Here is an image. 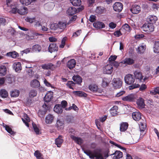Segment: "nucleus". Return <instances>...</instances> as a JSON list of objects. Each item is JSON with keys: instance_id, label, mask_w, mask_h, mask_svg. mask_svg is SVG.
I'll return each mask as SVG.
<instances>
[{"instance_id": "2f4dec72", "label": "nucleus", "mask_w": 159, "mask_h": 159, "mask_svg": "<svg viewBox=\"0 0 159 159\" xmlns=\"http://www.w3.org/2000/svg\"><path fill=\"white\" fill-rule=\"evenodd\" d=\"M39 82L37 80H33L30 82L31 86L33 88H38L40 86Z\"/></svg>"}, {"instance_id": "5701e85b", "label": "nucleus", "mask_w": 159, "mask_h": 159, "mask_svg": "<svg viewBox=\"0 0 159 159\" xmlns=\"http://www.w3.org/2000/svg\"><path fill=\"white\" fill-rule=\"evenodd\" d=\"M148 21L150 22L152 24L156 23L157 20V16L154 15H149L147 18Z\"/></svg>"}, {"instance_id": "dca6fc26", "label": "nucleus", "mask_w": 159, "mask_h": 159, "mask_svg": "<svg viewBox=\"0 0 159 159\" xmlns=\"http://www.w3.org/2000/svg\"><path fill=\"white\" fill-rule=\"evenodd\" d=\"M53 93L52 91H49L46 94L44 98L45 102H49L52 99L53 96Z\"/></svg>"}, {"instance_id": "13d9d810", "label": "nucleus", "mask_w": 159, "mask_h": 159, "mask_svg": "<svg viewBox=\"0 0 159 159\" xmlns=\"http://www.w3.org/2000/svg\"><path fill=\"white\" fill-rule=\"evenodd\" d=\"M44 83L45 84L46 86L48 87H51L52 88L55 89V87L52 85L50 83L48 82L47 80L45 79L44 80Z\"/></svg>"}, {"instance_id": "69168bd1", "label": "nucleus", "mask_w": 159, "mask_h": 159, "mask_svg": "<svg viewBox=\"0 0 159 159\" xmlns=\"http://www.w3.org/2000/svg\"><path fill=\"white\" fill-rule=\"evenodd\" d=\"M6 2L7 6L11 7L12 5H13L12 2L11 0H6Z\"/></svg>"}, {"instance_id": "9d476101", "label": "nucleus", "mask_w": 159, "mask_h": 159, "mask_svg": "<svg viewBox=\"0 0 159 159\" xmlns=\"http://www.w3.org/2000/svg\"><path fill=\"white\" fill-rule=\"evenodd\" d=\"M89 89L93 92H98L102 93V90L98 89V86L94 84H92L90 85L89 87Z\"/></svg>"}, {"instance_id": "bb28decb", "label": "nucleus", "mask_w": 159, "mask_h": 159, "mask_svg": "<svg viewBox=\"0 0 159 159\" xmlns=\"http://www.w3.org/2000/svg\"><path fill=\"white\" fill-rule=\"evenodd\" d=\"M63 109V108H62L61 105L57 104L54 108V111L55 112L57 113H60L62 112Z\"/></svg>"}, {"instance_id": "052dcab7", "label": "nucleus", "mask_w": 159, "mask_h": 159, "mask_svg": "<svg viewBox=\"0 0 159 159\" xmlns=\"http://www.w3.org/2000/svg\"><path fill=\"white\" fill-rule=\"evenodd\" d=\"M150 93L152 94H155L156 93L159 94V87L155 88L153 91H151Z\"/></svg>"}, {"instance_id": "f03ea898", "label": "nucleus", "mask_w": 159, "mask_h": 159, "mask_svg": "<svg viewBox=\"0 0 159 159\" xmlns=\"http://www.w3.org/2000/svg\"><path fill=\"white\" fill-rule=\"evenodd\" d=\"M84 152L92 159H104L102 154L99 152L90 150H84Z\"/></svg>"}, {"instance_id": "a18cd8bd", "label": "nucleus", "mask_w": 159, "mask_h": 159, "mask_svg": "<svg viewBox=\"0 0 159 159\" xmlns=\"http://www.w3.org/2000/svg\"><path fill=\"white\" fill-rule=\"evenodd\" d=\"M11 10L9 11L11 13L13 14L18 13L19 8L17 7L16 6L13 5L11 6Z\"/></svg>"}, {"instance_id": "4c0bfd02", "label": "nucleus", "mask_w": 159, "mask_h": 159, "mask_svg": "<svg viewBox=\"0 0 159 159\" xmlns=\"http://www.w3.org/2000/svg\"><path fill=\"white\" fill-rule=\"evenodd\" d=\"M54 5L52 2H50L46 4L45 5V8L46 10L48 11H51Z\"/></svg>"}, {"instance_id": "2eb2a0df", "label": "nucleus", "mask_w": 159, "mask_h": 159, "mask_svg": "<svg viewBox=\"0 0 159 159\" xmlns=\"http://www.w3.org/2000/svg\"><path fill=\"white\" fill-rule=\"evenodd\" d=\"M48 51L51 53L57 51L58 48L56 44L54 43H51L48 47Z\"/></svg>"}, {"instance_id": "c9c22d12", "label": "nucleus", "mask_w": 159, "mask_h": 159, "mask_svg": "<svg viewBox=\"0 0 159 159\" xmlns=\"http://www.w3.org/2000/svg\"><path fill=\"white\" fill-rule=\"evenodd\" d=\"M73 80L78 84H80L82 82V78L78 75H74L72 77Z\"/></svg>"}, {"instance_id": "58836bf2", "label": "nucleus", "mask_w": 159, "mask_h": 159, "mask_svg": "<svg viewBox=\"0 0 159 159\" xmlns=\"http://www.w3.org/2000/svg\"><path fill=\"white\" fill-rule=\"evenodd\" d=\"M0 96L2 98H6L8 96V93L6 90L2 89L0 91Z\"/></svg>"}, {"instance_id": "20e7f679", "label": "nucleus", "mask_w": 159, "mask_h": 159, "mask_svg": "<svg viewBox=\"0 0 159 159\" xmlns=\"http://www.w3.org/2000/svg\"><path fill=\"white\" fill-rule=\"evenodd\" d=\"M134 74L136 79L138 80L140 82H143L146 80V78L144 77L142 73L140 71H135Z\"/></svg>"}, {"instance_id": "72a5a7b5", "label": "nucleus", "mask_w": 159, "mask_h": 159, "mask_svg": "<svg viewBox=\"0 0 159 159\" xmlns=\"http://www.w3.org/2000/svg\"><path fill=\"white\" fill-rule=\"evenodd\" d=\"M128 124L127 122H123L120 124V130L121 132L125 131L128 128Z\"/></svg>"}, {"instance_id": "09e8293b", "label": "nucleus", "mask_w": 159, "mask_h": 159, "mask_svg": "<svg viewBox=\"0 0 159 159\" xmlns=\"http://www.w3.org/2000/svg\"><path fill=\"white\" fill-rule=\"evenodd\" d=\"M53 66V65L51 63L43 64L41 66L42 68L44 69H50Z\"/></svg>"}, {"instance_id": "3c124183", "label": "nucleus", "mask_w": 159, "mask_h": 159, "mask_svg": "<svg viewBox=\"0 0 159 159\" xmlns=\"http://www.w3.org/2000/svg\"><path fill=\"white\" fill-rule=\"evenodd\" d=\"M19 91L17 90H14L12 91L11 93V97L16 98L17 97L19 94Z\"/></svg>"}, {"instance_id": "c85d7f7f", "label": "nucleus", "mask_w": 159, "mask_h": 159, "mask_svg": "<svg viewBox=\"0 0 159 159\" xmlns=\"http://www.w3.org/2000/svg\"><path fill=\"white\" fill-rule=\"evenodd\" d=\"M22 119L23 121L25 123L27 127H29V125L28 123L30 122V120L28 115L26 114H24L23 116V118H22Z\"/></svg>"}, {"instance_id": "4be33fe9", "label": "nucleus", "mask_w": 159, "mask_h": 159, "mask_svg": "<svg viewBox=\"0 0 159 159\" xmlns=\"http://www.w3.org/2000/svg\"><path fill=\"white\" fill-rule=\"evenodd\" d=\"M132 117L135 121H139L141 117V114L139 112H134L132 113Z\"/></svg>"}, {"instance_id": "338daca9", "label": "nucleus", "mask_w": 159, "mask_h": 159, "mask_svg": "<svg viewBox=\"0 0 159 159\" xmlns=\"http://www.w3.org/2000/svg\"><path fill=\"white\" fill-rule=\"evenodd\" d=\"M89 20L91 22L94 21L96 20V16L93 15H91Z\"/></svg>"}, {"instance_id": "de8ad7c7", "label": "nucleus", "mask_w": 159, "mask_h": 159, "mask_svg": "<svg viewBox=\"0 0 159 159\" xmlns=\"http://www.w3.org/2000/svg\"><path fill=\"white\" fill-rule=\"evenodd\" d=\"M72 4L75 6H80L81 4L80 0H70Z\"/></svg>"}, {"instance_id": "f3484780", "label": "nucleus", "mask_w": 159, "mask_h": 159, "mask_svg": "<svg viewBox=\"0 0 159 159\" xmlns=\"http://www.w3.org/2000/svg\"><path fill=\"white\" fill-rule=\"evenodd\" d=\"M54 116L53 115L48 114L45 117V122L47 124H51L53 121Z\"/></svg>"}, {"instance_id": "f8f14e48", "label": "nucleus", "mask_w": 159, "mask_h": 159, "mask_svg": "<svg viewBox=\"0 0 159 159\" xmlns=\"http://www.w3.org/2000/svg\"><path fill=\"white\" fill-rule=\"evenodd\" d=\"M30 33L29 35H27L26 36V38L27 40L34 39L38 36L42 35V34L37 33L33 30H31Z\"/></svg>"}, {"instance_id": "a19ab883", "label": "nucleus", "mask_w": 159, "mask_h": 159, "mask_svg": "<svg viewBox=\"0 0 159 159\" xmlns=\"http://www.w3.org/2000/svg\"><path fill=\"white\" fill-rule=\"evenodd\" d=\"M7 56L15 58L18 56V54L16 52L14 51L7 53Z\"/></svg>"}, {"instance_id": "37998d69", "label": "nucleus", "mask_w": 159, "mask_h": 159, "mask_svg": "<svg viewBox=\"0 0 159 159\" xmlns=\"http://www.w3.org/2000/svg\"><path fill=\"white\" fill-rule=\"evenodd\" d=\"M33 51L34 52H40L41 49V46L39 45L36 44L32 47Z\"/></svg>"}, {"instance_id": "0eeeda50", "label": "nucleus", "mask_w": 159, "mask_h": 159, "mask_svg": "<svg viewBox=\"0 0 159 159\" xmlns=\"http://www.w3.org/2000/svg\"><path fill=\"white\" fill-rule=\"evenodd\" d=\"M137 98L136 95L133 94H129L122 98V100L124 101L133 102Z\"/></svg>"}, {"instance_id": "ea45409f", "label": "nucleus", "mask_w": 159, "mask_h": 159, "mask_svg": "<svg viewBox=\"0 0 159 159\" xmlns=\"http://www.w3.org/2000/svg\"><path fill=\"white\" fill-rule=\"evenodd\" d=\"M36 0H20V2L23 5L28 6L32 2Z\"/></svg>"}, {"instance_id": "412c9836", "label": "nucleus", "mask_w": 159, "mask_h": 159, "mask_svg": "<svg viewBox=\"0 0 159 159\" xmlns=\"http://www.w3.org/2000/svg\"><path fill=\"white\" fill-rule=\"evenodd\" d=\"M94 27L97 29H101L105 27V25L104 24L101 22L97 21L93 23Z\"/></svg>"}, {"instance_id": "1a4fd4ad", "label": "nucleus", "mask_w": 159, "mask_h": 159, "mask_svg": "<svg viewBox=\"0 0 159 159\" xmlns=\"http://www.w3.org/2000/svg\"><path fill=\"white\" fill-rule=\"evenodd\" d=\"M112 82L113 86L116 89L120 88L122 83V81L119 78L114 79L112 80Z\"/></svg>"}, {"instance_id": "a211bd4d", "label": "nucleus", "mask_w": 159, "mask_h": 159, "mask_svg": "<svg viewBox=\"0 0 159 159\" xmlns=\"http://www.w3.org/2000/svg\"><path fill=\"white\" fill-rule=\"evenodd\" d=\"M121 62L124 64L131 65L134 63V60L132 58H127L123 60Z\"/></svg>"}, {"instance_id": "603ef678", "label": "nucleus", "mask_w": 159, "mask_h": 159, "mask_svg": "<svg viewBox=\"0 0 159 159\" xmlns=\"http://www.w3.org/2000/svg\"><path fill=\"white\" fill-rule=\"evenodd\" d=\"M37 94V92L36 90L34 89L31 90L29 93V97L30 98H33L36 96Z\"/></svg>"}, {"instance_id": "b1692460", "label": "nucleus", "mask_w": 159, "mask_h": 159, "mask_svg": "<svg viewBox=\"0 0 159 159\" xmlns=\"http://www.w3.org/2000/svg\"><path fill=\"white\" fill-rule=\"evenodd\" d=\"M56 126L58 129H63L64 127L63 121L60 119H57Z\"/></svg>"}, {"instance_id": "e2e57ef3", "label": "nucleus", "mask_w": 159, "mask_h": 159, "mask_svg": "<svg viewBox=\"0 0 159 159\" xmlns=\"http://www.w3.org/2000/svg\"><path fill=\"white\" fill-rule=\"evenodd\" d=\"M81 33V30H78L76 32H74L73 33L72 37L75 38L76 37L80 35Z\"/></svg>"}, {"instance_id": "6ab92c4d", "label": "nucleus", "mask_w": 159, "mask_h": 159, "mask_svg": "<svg viewBox=\"0 0 159 159\" xmlns=\"http://www.w3.org/2000/svg\"><path fill=\"white\" fill-rule=\"evenodd\" d=\"M138 107L140 109L143 108L145 106L144 100L142 98H139L137 101Z\"/></svg>"}, {"instance_id": "e433bc0d", "label": "nucleus", "mask_w": 159, "mask_h": 159, "mask_svg": "<svg viewBox=\"0 0 159 159\" xmlns=\"http://www.w3.org/2000/svg\"><path fill=\"white\" fill-rule=\"evenodd\" d=\"M118 107L115 106L112 107L110 110V112L112 116H114L117 114Z\"/></svg>"}, {"instance_id": "423d86ee", "label": "nucleus", "mask_w": 159, "mask_h": 159, "mask_svg": "<svg viewBox=\"0 0 159 159\" xmlns=\"http://www.w3.org/2000/svg\"><path fill=\"white\" fill-rule=\"evenodd\" d=\"M130 10L132 13L137 14L140 12L141 8L139 5L135 4L132 6Z\"/></svg>"}, {"instance_id": "473e14b6", "label": "nucleus", "mask_w": 159, "mask_h": 159, "mask_svg": "<svg viewBox=\"0 0 159 159\" xmlns=\"http://www.w3.org/2000/svg\"><path fill=\"white\" fill-rule=\"evenodd\" d=\"M70 138L79 144H81L83 143V140L80 138L72 135L70 136Z\"/></svg>"}, {"instance_id": "6e6d98bb", "label": "nucleus", "mask_w": 159, "mask_h": 159, "mask_svg": "<svg viewBox=\"0 0 159 159\" xmlns=\"http://www.w3.org/2000/svg\"><path fill=\"white\" fill-rule=\"evenodd\" d=\"M104 8L101 7H97L96 9V13L100 14L103 13L104 11Z\"/></svg>"}, {"instance_id": "a878e982", "label": "nucleus", "mask_w": 159, "mask_h": 159, "mask_svg": "<svg viewBox=\"0 0 159 159\" xmlns=\"http://www.w3.org/2000/svg\"><path fill=\"white\" fill-rule=\"evenodd\" d=\"M18 13L21 15H24L28 12L27 8L25 7L22 6L19 8Z\"/></svg>"}, {"instance_id": "6e6552de", "label": "nucleus", "mask_w": 159, "mask_h": 159, "mask_svg": "<svg viewBox=\"0 0 159 159\" xmlns=\"http://www.w3.org/2000/svg\"><path fill=\"white\" fill-rule=\"evenodd\" d=\"M113 70V66L111 64H107L103 68V73L105 74H111L112 73Z\"/></svg>"}, {"instance_id": "ddd939ff", "label": "nucleus", "mask_w": 159, "mask_h": 159, "mask_svg": "<svg viewBox=\"0 0 159 159\" xmlns=\"http://www.w3.org/2000/svg\"><path fill=\"white\" fill-rule=\"evenodd\" d=\"M110 155L112 156V159H119L122 157L123 153L120 151H116Z\"/></svg>"}, {"instance_id": "393cba45", "label": "nucleus", "mask_w": 159, "mask_h": 159, "mask_svg": "<svg viewBox=\"0 0 159 159\" xmlns=\"http://www.w3.org/2000/svg\"><path fill=\"white\" fill-rule=\"evenodd\" d=\"M76 65L75 61L74 59H71L68 61L67 66L71 69L75 67Z\"/></svg>"}, {"instance_id": "4468645a", "label": "nucleus", "mask_w": 159, "mask_h": 159, "mask_svg": "<svg viewBox=\"0 0 159 159\" xmlns=\"http://www.w3.org/2000/svg\"><path fill=\"white\" fill-rule=\"evenodd\" d=\"M139 126L140 131V136L141 138H142L145 134V130L146 127V124L144 122H141L139 125Z\"/></svg>"}, {"instance_id": "4d7b16f0", "label": "nucleus", "mask_w": 159, "mask_h": 159, "mask_svg": "<svg viewBox=\"0 0 159 159\" xmlns=\"http://www.w3.org/2000/svg\"><path fill=\"white\" fill-rule=\"evenodd\" d=\"M33 127L34 130L37 134H40L39 129L37 127L36 125L34 123H32Z\"/></svg>"}, {"instance_id": "7c9ffc66", "label": "nucleus", "mask_w": 159, "mask_h": 159, "mask_svg": "<svg viewBox=\"0 0 159 159\" xmlns=\"http://www.w3.org/2000/svg\"><path fill=\"white\" fill-rule=\"evenodd\" d=\"M73 93L76 96L84 97H86L87 96L86 93L81 91H74Z\"/></svg>"}, {"instance_id": "680f3d73", "label": "nucleus", "mask_w": 159, "mask_h": 159, "mask_svg": "<svg viewBox=\"0 0 159 159\" xmlns=\"http://www.w3.org/2000/svg\"><path fill=\"white\" fill-rule=\"evenodd\" d=\"M34 155L36 157L37 159L41 157L42 155L39 151H36L34 153Z\"/></svg>"}, {"instance_id": "79ce46f5", "label": "nucleus", "mask_w": 159, "mask_h": 159, "mask_svg": "<svg viewBox=\"0 0 159 159\" xmlns=\"http://www.w3.org/2000/svg\"><path fill=\"white\" fill-rule=\"evenodd\" d=\"M7 69L5 66H1L0 67V75H5L6 74Z\"/></svg>"}, {"instance_id": "774afa93", "label": "nucleus", "mask_w": 159, "mask_h": 159, "mask_svg": "<svg viewBox=\"0 0 159 159\" xmlns=\"http://www.w3.org/2000/svg\"><path fill=\"white\" fill-rule=\"evenodd\" d=\"M147 88V86L145 84H143L141 85L139 88L140 91H143Z\"/></svg>"}, {"instance_id": "5fc2aeb1", "label": "nucleus", "mask_w": 159, "mask_h": 159, "mask_svg": "<svg viewBox=\"0 0 159 159\" xmlns=\"http://www.w3.org/2000/svg\"><path fill=\"white\" fill-rule=\"evenodd\" d=\"M67 38L66 37H64L61 40V43L59 46L60 48H63L65 45V43L67 40Z\"/></svg>"}, {"instance_id": "9b49d317", "label": "nucleus", "mask_w": 159, "mask_h": 159, "mask_svg": "<svg viewBox=\"0 0 159 159\" xmlns=\"http://www.w3.org/2000/svg\"><path fill=\"white\" fill-rule=\"evenodd\" d=\"M113 10L116 12H120L123 9V5L121 2H116L113 5Z\"/></svg>"}, {"instance_id": "c03bdc74", "label": "nucleus", "mask_w": 159, "mask_h": 159, "mask_svg": "<svg viewBox=\"0 0 159 159\" xmlns=\"http://www.w3.org/2000/svg\"><path fill=\"white\" fill-rule=\"evenodd\" d=\"M121 30H125V33L129 32L130 31L131 28L128 24H125L123 25Z\"/></svg>"}, {"instance_id": "f257e3e1", "label": "nucleus", "mask_w": 159, "mask_h": 159, "mask_svg": "<svg viewBox=\"0 0 159 159\" xmlns=\"http://www.w3.org/2000/svg\"><path fill=\"white\" fill-rule=\"evenodd\" d=\"M67 23L65 21H60L57 23H53L50 25V29L56 31L57 33L63 32L66 27Z\"/></svg>"}, {"instance_id": "49530a36", "label": "nucleus", "mask_w": 159, "mask_h": 159, "mask_svg": "<svg viewBox=\"0 0 159 159\" xmlns=\"http://www.w3.org/2000/svg\"><path fill=\"white\" fill-rule=\"evenodd\" d=\"M146 48L145 45H143L139 46L137 51L139 53H143L144 52Z\"/></svg>"}, {"instance_id": "c756f323", "label": "nucleus", "mask_w": 159, "mask_h": 159, "mask_svg": "<svg viewBox=\"0 0 159 159\" xmlns=\"http://www.w3.org/2000/svg\"><path fill=\"white\" fill-rule=\"evenodd\" d=\"M63 140L61 136L56 139L55 140V143L58 147H60L63 142Z\"/></svg>"}, {"instance_id": "7ed1b4c3", "label": "nucleus", "mask_w": 159, "mask_h": 159, "mask_svg": "<svg viewBox=\"0 0 159 159\" xmlns=\"http://www.w3.org/2000/svg\"><path fill=\"white\" fill-rule=\"evenodd\" d=\"M142 28L144 31L149 33L154 31V27L153 24L150 23L143 25Z\"/></svg>"}, {"instance_id": "cd10ccee", "label": "nucleus", "mask_w": 159, "mask_h": 159, "mask_svg": "<svg viewBox=\"0 0 159 159\" xmlns=\"http://www.w3.org/2000/svg\"><path fill=\"white\" fill-rule=\"evenodd\" d=\"M13 66L16 72H18L21 70V64L19 62H16L13 64Z\"/></svg>"}, {"instance_id": "0e129e2a", "label": "nucleus", "mask_w": 159, "mask_h": 159, "mask_svg": "<svg viewBox=\"0 0 159 159\" xmlns=\"http://www.w3.org/2000/svg\"><path fill=\"white\" fill-rule=\"evenodd\" d=\"M7 23L6 19L3 18H0V24L1 25H4Z\"/></svg>"}, {"instance_id": "bf43d9fd", "label": "nucleus", "mask_w": 159, "mask_h": 159, "mask_svg": "<svg viewBox=\"0 0 159 159\" xmlns=\"http://www.w3.org/2000/svg\"><path fill=\"white\" fill-rule=\"evenodd\" d=\"M75 84L72 81H69L66 84V85L70 89H73V87Z\"/></svg>"}, {"instance_id": "aec40b11", "label": "nucleus", "mask_w": 159, "mask_h": 159, "mask_svg": "<svg viewBox=\"0 0 159 159\" xmlns=\"http://www.w3.org/2000/svg\"><path fill=\"white\" fill-rule=\"evenodd\" d=\"M77 12V10L74 7L69 8L66 11L67 14L69 16H72Z\"/></svg>"}, {"instance_id": "864d4df0", "label": "nucleus", "mask_w": 159, "mask_h": 159, "mask_svg": "<svg viewBox=\"0 0 159 159\" xmlns=\"http://www.w3.org/2000/svg\"><path fill=\"white\" fill-rule=\"evenodd\" d=\"M110 82L109 80L106 78H104L102 80V86L104 87H106Z\"/></svg>"}, {"instance_id": "8fccbe9b", "label": "nucleus", "mask_w": 159, "mask_h": 159, "mask_svg": "<svg viewBox=\"0 0 159 159\" xmlns=\"http://www.w3.org/2000/svg\"><path fill=\"white\" fill-rule=\"evenodd\" d=\"M3 126L8 133L12 135L14 134H15V132L12 131L11 129L10 128L9 126L5 124H4Z\"/></svg>"}, {"instance_id": "f704fd0d", "label": "nucleus", "mask_w": 159, "mask_h": 159, "mask_svg": "<svg viewBox=\"0 0 159 159\" xmlns=\"http://www.w3.org/2000/svg\"><path fill=\"white\" fill-rule=\"evenodd\" d=\"M153 50L154 52L159 53V41H156L154 44Z\"/></svg>"}, {"instance_id": "39448f33", "label": "nucleus", "mask_w": 159, "mask_h": 159, "mask_svg": "<svg viewBox=\"0 0 159 159\" xmlns=\"http://www.w3.org/2000/svg\"><path fill=\"white\" fill-rule=\"evenodd\" d=\"M124 80L125 83L128 85L132 84L135 81L133 75L130 74L126 75L125 77Z\"/></svg>"}]
</instances>
